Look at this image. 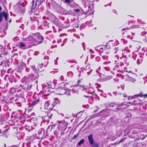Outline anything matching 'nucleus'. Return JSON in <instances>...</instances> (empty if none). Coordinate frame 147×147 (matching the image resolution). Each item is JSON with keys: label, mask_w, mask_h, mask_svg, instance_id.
Returning a JSON list of instances; mask_svg holds the SVG:
<instances>
[{"label": "nucleus", "mask_w": 147, "mask_h": 147, "mask_svg": "<svg viewBox=\"0 0 147 147\" xmlns=\"http://www.w3.org/2000/svg\"><path fill=\"white\" fill-rule=\"evenodd\" d=\"M133 102L134 103V104L136 105H142V104H143V102L141 100H139L138 99L136 100H135L133 101Z\"/></svg>", "instance_id": "nucleus-11"}, {"label": "nucleus", "mask_w": 147, "mask_h": 147, "mask_svg": "<svg viewBox=\"0 0 147 147\" xmlns=\"http://www.w3.org/2000/svg\"><path fill=\"white\" fill-rule=\"evenodd\" d=\"M74 11L76 12H79L80 11V10L78 9H75Z\"/></svg>", "instance_id": "nucleus-37"}, {"label": "nucleus", "mask_w": 147, "mask_h": 147, "mask_svg": "<svg viewBox=\"0 0 147 147\" xmlns=\"http://www.w3.org/2000/svg\"><path fill=\"white\" fill-rule=\"evenodd\" d=\"M32 38L34 40L35 42L37 44H39L42 43L43 40V37L39 35L37 36L34 35L32 36Z\"/></svg>", "instance_id": "nucleus-2"}, {"label": "nucleus", "mask_w": 147, "mask_h": 147, "mask_svg": "<svg viewBox=\"0 0 147 147\" xmlns=\"http://www.w3.org/2000/svg\"><path fill=\"white\" fill-rule=\"evenodd\" d=\"M32 36H30V37H32Z\"/></svg>", "instance_id": "nucleus-58"}, {"label": "nucleus", "mask_w": 147, "mask_h": 147, "mask_svg": "<svg viewBox=\"0 0 147 147\" xmlns=\"http://www.w3.org/2000/svg\"><path fill=\"white\" fill-rule=\"evenodd\" d=\"M7 13L4 11H1L0 12V22L2 21L3 20V17L6 20H7Z\"/></svg>", "instance_id": "nucleus-7"}, {"label": "nucleus", "mask_w": 147, "mask_h": 147, "mask_svg": "<svg viewBox=\"0 0 147 147\" xmlns=\"http://www.w3.org/2000/svg\"><path fill=\"white\" fill-rule=\"evenodd\" d=\"M13 81L15 82H16L17 81V80L16 79V78H13Z\"/></svg>", "instance_id": "nucleus-39"}, {"label": "nucleus", "mask_w": 147, "mask_h": 147, "mask_svg": "<svg viewBox=\"0 0 147 147\" xmlns=\"http://www.w3.org/2000/svg\"><path fill=\"white\" fill-rule=\"evenodd\" d=\"M124 96L125 97H126L127 95H126V96L124 95Z\"/></svg>", "instance_id": "nucleus-55"}, {"label": "nucleus", "mask_w": 147, "mask_h": 147, "mask_svg": "<svg viewBox=\"0 0 147 147\" xmlns=\"http://www.w3.org/2000/svg\"><path fill=\"white\" fill-rule=\"evenodd\" d=\"M136 97H144V98H147V94H143L142 92H140L139 94L135 95Z\"/></svg>", "instance_id": "nucleus-13"}, {"label": "nucleus", "mask_w": 147, "mask_h": 147, "mask_svg": "<svg viewBox=\"0 0 147 147\" xmlns=\"http://www.w3.org/2000/svg\"><path fill=\"white\" fill-rule=\"evenodd\" d=\"M5 122V121L4 120L2 119H0V124H3Z\"/></svg>", "instance_id": "nucleus-32"}, {"label": "nucleus", "mask_w": 147, "mask_h": 147, "mask_svg": "<svg viewBox=\"0 0 147 147\" xmlns=\"http://www.w3.org/2000/svg\"><path fill=\"white\" fill-rule=\"evenodd\" d=\"M136 48L138 49H140V48L141 47L140 46H138V47L136 46Z\"/></svg>", "instance_id": "nucleus-46"}, {"label": "nucleus", "mask_w": 147, "mask_h": 147, "mask_svg": "<svg viewBox=\"0 0 147 147\" xmlns=\"http://www.w3.org/2000/svg\"><path fill=\"white\" fill-rule=\"evenodd\" d=\"M52 7L53 9L56 11L58 10L59 9V8L60 7L59 5L57 3H53L52 4Z\"/></svg>", "instance_id": "nucleus-10"}, {"label": "nucleus", "mask_w": 147, "mask_h": 147, "mask_svg": "<svg viewBox=\"0 0 147 147\" xmlns=\"http://www.w3.org/2000/svg\"><path fill=\"white\" fill-rule=\"evenodd\" d=\"M31 18L33 22L35 21L37 23L38 22V19L37 17L34 16L33 17Z\"/></svg>", "instance_id": "nucleus-17"}, {"label": "nucleus", "mask_w": 147, "mask_h": 147, "mask_svg": "<svg viewBox=\"0 0 147 147\" xmlns=\"http://www.w3.org/2000/svg\"><path fill=\"white\" fill-rule=\"evenodd\" d=\"M110 15L112 16H116L117 13L115 11H112L110 12Z\"/></svg>", "instance_id": "nucleus-20"}, {"label": "nucleus", "mask_w": 147, "mask_h": 147, "mask_svg": "<svg viewBox=\"0 0 147 147\" xmlns=\"http://www.w3.org/2000/svg\"><path fill=\"white\" fill-rule=\"evenodd\" d=\"M47 26L48 28L50 27V28H52L53 29L54 28V26H52L51 24L49 23L47 24Z\"/></svg>", "instance_id": "nucleus-28"}, {"label": "nucleus", "mask_w": 147, "mask_h": 147, "mask_svg": "<svg viewBox=\"0 0 147 147\" xmlns=\"http://www.w3.org/2000/svg\"><path fill=\"white\" fill-rule=\"evenodd\" d=\"M79 134V133H77V134H75L74 136V137H73V138H72L71 139V140H74V139H75L77 137V136H78V135Z\"/></svg>", "instance_id": "nucleus-33"}, {"label": "nucleus", "mask_w": 147, "mask_h": 147, "mask_svg": "<svg viewBox=\"0 0 147 147\" xmlns=\"http://www.w3.org/2000/svg\"><path fill=\"white\" fill-rule=\"evenodd\" d=\"M124 26L125 27L122 29V30L131 29L134 27V26L133 25L132 23L128 22L126 23Z\"/></svg>", "instance_id": "nucleus-5"}, {"label": "nucleus", "mask_w": 147, "mask_h": 147, "mask_svg": "<svg viewBox=\"0 0 147 147\" xmlns=\"http://www.w3.org/2000/svg\"><path fill=\"white\" fill-rule=\"evenodd\" d=\"M15 118H17L19 119H20L21 118V117L20 115H18V114H16L14 115Z\"/></svg>", "instance_id": "nucleus-30"}, {"label": "nucleus", "mask_w": 147, "mask_h": 147, "mask_svg": "<svg viewBox=\"0 0 147 147\" xmlns=\"http://www.w3.org/2000/svg\"><path fill=\"white\" fill-rule=\"evenodd\" d=\"M30 129H28V132H30Z\"/></svg>", "instance_id": "nucleus-53"}, {"label": "nucleus", "mask_w": 147, "mask_h": 147, "mask_svg": "<svg viewBox=\"0 0 147 147\" xmlns=\"http://www.w3.org/2000/svg\"><path fill=\"white\" fill-rule=\"evenodd\" d=\"M18 147L17 145H12L11 146H10V147Z\"/></svg>", "instance_id": "nucleus-40"}, {"label": "nucleus", "mask_w": 147, "mask_h": 147, "mask_svg": "<svg viewBox=\"0 0 147 147\" xmlns=\"http://www.w3.org/2000/svg\"><path fill=\"white\" fill-rule=\"evenodd\" d=\"M72 1L73 2L74 0H65L64 2L65 3L69 4L71 3Z\"/></svg>", "instance_id": "nucleus-23"}, {"label": "nucleus", "mask_w": 147, "mask_h": 147, "mask_svg": "<svg viewBox=\"0 0 147 147\" xmlns=\"http://www.w3.org/2000/svg\"><path fill=\"white\" fill-rule=\"evenodd\" d=\"M2 10V7L0 5V11H1Z\"/></svg>", "instance_id": "nucleus-50"}, {"label": "nucleus", "mask_w": 147, "mask_h": 147, "mask_svg": "<svg viewBox=\"0 0 147 147\" xmlns=\"http://www.w3.org/2000/svg\"><path fill=\"white\" fill-rule=\"evenodd\" d=\"M3 129L4 130L3 132H1L3 134H6V133L9 129V127L7 126H3L0 129Z\"/></svg>", "instance_id": "nucleus-8"}, {"label": "nucleus", "mask_w": 147, "mask_h": 147, "mask_svg": "<svg viewBox=\"0 0 147 147\" xmlns=\"http://www.w3.org/2000/svg\"><path fill=\"white\" fill-rule=\"evenodd\" d=\"M85 142V140L84 139H82L80 140L77 143V145L78 146H80L82 144L84 143Z\"/></svg>", "instance_id": "nucleus-19"}, {"label": "nucleus", "mask_w": 147, "mask_h": 147, "mask_svg": "<svg viewBox=\"0 0 147 147\" xmlns=\"http://www.w3.org/2000/svg\"><path fill=\"white\" fill-rule=\"evenodd\" d=\"M12 117H13L12 115H11V118H12Z\"/></svg>", "instance_id": "nucleus-56"}, {"label": "nucleus", "mask_w": 147, "mask_h": 147, "mask_svg": "<svg viewBox=\"0 0 147 147\" xmlns=\"http://www.w3.org/2000/svg\"><path fill=\"white\" fill-rule=\"evenodd\" d=\"M40 102V98L38 97L36 100H34L32 102V104H29V107H31V108H33L34 107H35L38 105L39 104Z\"/></svg>", "instance_id": "nucleus-6"}, {"label": "nucleus", "mask_w": 147, "mask_h": 147, "mask_svg": "<svg viewBox=\"0 0 147 147\" xmlns=\"http://www.w3.org/2000/svg\"><path fill=\"white\" fill-rule=\"evenodd\" d=\"M129 80L130 81L133 83H134L136 81L135 79L131 77L129 78Z\"/></svg>", "instance_id": "nucleus-27"}, {"label": "nucleus", "mask_w": 147, "mask_h": 147, "mask_svg": "<svg viewBox=\"0 0 147 147\" xmlns=\"http://www.w3.org/2000/svg\"><path fill=\"white\" fill-rule=\"evenodd\" d=\"M80 81L79 80H78V81L77 82L78 86H80V87H81V88H84V86L83 85L79 84V83H80Z\"/></svg>", "instance_id": "nucleus-25"}, {"label": "nucleus", "mask_w": 147, "mask_h": 147, "mask_svg": "<svg viewBox=\"0 0 147 147\" xmlns=\"http://www.w3.org/2000/svg\"><path fill=\"white\" fill-rule=\"evenodd\" d=\"M18 55V54H16V53H14V54L13 56H15V55Z\"/></svg>", "instance_id": "nucleus-51"}, {"label": "nucleus", "mask_w": 147, "mask_h": 147, "mask_svg": "<svg viewBox=\"0 0 147 147\" xmlns=\"http://www.w3.org/2000/svg\"><path fill=\"white\" fill-rule=\"evenodd\" d=\"M107 47V45H104L102 47H100L99 48L100 52L102 53L104 50H105V51H106L107 49L109 48V47H108V48Z\"/></svg>", "instance_id": "nucleus-12"}, {"label": "nucleus", "mask_w": 147, "mask_h": 147, "mask_svg": "<svg viewBox=\"0 0 147 147\" xmlns=\"http://www.w3.org/2000/svg\"><path fill=\"white\" fill-rule=\"evenodd\" d=\"M88 139L90 144L92 146V147H99L98 143L94 144L93 135L92 134H91L88 136Z\"/></svg>", "instance_id": "nucleus-3"}, {"label": "nucleus", "mask_w": 147, "mask_h": 147, "mask_svg": "<svg viewBox=\"0 0 147 147\" xmlns=\"http://www.w3.org/2000/svg\"><path fill=\"white\" fill-rule=\"evenodd\" d=\"M26 46V44L22 42H20L18 45L19 47L20 48H21L23 47L25 48Z\"/></svg>", "instance_id": "nucleus-18"}, {"label": "nucleus", "mask_w": 147, "mask_h": 147, "mask_svg": "<svg viewBox=\"0 0 147 147\" xmlns=\"http://www.w3.org/2000/svg\"><path fill=\"white\" fill-rule=\"evenodd\" d=\"M48 31L49 32H52V31L49 30Z\"/></svg>", "instance_id": "nucleus-54"}, {"label": "nucleus", "mask_w": 147, "mask_h": 147, "mask_svg": "<svg viewBox=\"0 0 147 147\" xmlns=\"http://www.w3.org/2000/svg\"><path fill=\"white\" fill-rule=\"evenodd\" d=\"M11 21V20H10V21Z\"/></svg>", "instance_id": "nucleus-61"}, {"label": "nucleus", "mask_w": 147, "mask_h": 147, "mask_svg": "<svg viewBox=\"0 0 147 147\" xmlns=\"http://www.w3.org/2000/svg\"><path fill=\"white\" fill-rule=\"evenodd\" d=\"M65 123H64L61 124H59V127H61L62 126L64 129H65Z\"/></svg>", "instance_id": "nucleus-24"}, {"label": "nucleus", "mask_w": 147, "mask_h": 147, "mask_svg": "<svg viewBox=\"0 0 147 147\" xmlns=\"http://www.w3.org/2000/svg\"><path fill=\"white\" fill-rule=\"evenodd\" d=\"M66 92L65 90L63 89H61L60 91L59 94L60 95H63L65 94Z\"/></svg>", "instance_id": "nucleus-22"}, {"label": "nucleus", "mask_w": 147, "mask_h": 147, "mask_svg": "<svg viewBox=\"0 0 147 147\" xmlns=\"http://www.w3.org/2000/svg\"><path fill=\"white\" fill-rule=\"evenodd\" d=\"M121 141L120 140L117 143V144H119L121 142Z\"/></svg>", "instance_id": "nucleus-49"}, {"label": "nucleus", "mask_w": 147, "mask_h": 147, "mask_svg": "<svg viewBox=\"0 0 147 147\" xmlns=\"http://www.w3.org/2000/svg\"><path fill=\"white\" fill-rule=\"evenodd\" d=\"M42 131H44V130L42 128L41 129H38L36 130V131H35L36 135L37 134V135L38 136L40 135L41 134Z\"/></svg>", "instance_id": "nucleus-14"}, {"label": "nucleus", "mask_w": 147, "mask_h": 147, "mask_svg": "<svg viewBox=\"0 0 147 147\" xmlns=\"http://www.w3.org/2000/svg\"><path fill=\"white\" fill-rule=\"evenodd\" d=\"M33 5H34V3L33 4V5H32V6H33Z\"/></svg>", "instance_id": "nucleus-60"}, {"label": "nucleus", "mask_w": 147, "mask_h": 147, "mask_svg": "<svg viewBox=\"0 0 147 147\" xmlns=\"http://www.w3.org/2000/svg\"><path fill=\"white\" fill-rule=\"evenodd\" d=\"M28 86V87H29V89H30L32 87V86L31 85H30V86Z\"/></svg>", "instance_id": "nucleus-48"}, {"label": "nucleus", "mask_w": 147, "mask_h": 147, "mask_svg": "<svg viewBox=\"0 0 147 147\" xmlns=\"http://www.w3.org/2000/svg\"><path fill=\"white\" fill-rule=\"evenodd\" d=\"M54 107L53 102L50 100H47L45 104V108L47 109L51 110Z\"/></svg>", "instance_id": "nucleus-4"}, {"label": "nucleus", "mask_w": 147, "mask_h": 147, "mask_svg": "<svg viewBox=\"0 0 147 147\" xmlns=\"http://www.w3.org/2000/svg\"><path fill=\"white\" fill-rule=\"evenodd\" d=\"M53 115V114H51L50 115H47V116H48L49 117V118H51V116H52V115Z\"/></svg>", "instance_id": "nucleus-38"}, {"label": "nucleus", "mask_w": 147, "mask_h": 147, "mask_svg": "<svg viewBox=\"0 0 147 147\" xmlns=\"http://www.w3.org/2000/svg\"><path fill=\"white\" fill-rule=\"evenodd\" d=\"M54 134H55V132H54Z\"/></svg>", "instance_id": "nucleus-57"}, {"label": "nucleus", "mask_w": 147, "mask_h": 147, "mask_svg": "<svg viewBox=\"0 0 147 147\" xmlns=\"http://www.w3.org/2000/svg\"><path fill=\"white\" fill-rule=\"evenodd\" d=\"M127 60V59L125 56L121 57L119 60L118 59L117 55H115L112 58L111 62L114 64V67L116 69L120 67L122 68H124L125 67L124 65L126 64Z\"/></svg>", "instance_id": "nucleus-1"}, {"label": "nucleus", "mask_w": 147, "mask_h": 147, "mask_svg": "<svg viewBox=\"0 0 147 147\" xmlns=\"http://www.w3.org/2000/svg\"><path fill=\"white\" fill-rule=\"evenodd\" d=\"M55 127V126L53 125L49 126L47 128V130H49L50 131H51L52 129H54Z\"/></svg>", "instance_id": "nucleus-21"}, {"label": "nucleus", "mask_w": 147, "mask_h": 147, "mask_svg": "<svg viewBox=\"0 0 147 147\" xmlns=\"http://www.w3.org/2000/svg\"><path fill=\"white\" fill-rule=\"evenodd\" d=\"M46 18H45V16H44L42 17V19H43V20H44V19H46Z\"/></svg>", "instance_id": "nucleus-47"}, {"label": "nucleus", "mask_w": 147, "mask_h": 147, "mask_svg": "<svg viewBox=\"0 0 147 147\" xmlns=\"http://www.w3.org/2000/svg\"><path fill=\"white\" fill-rule=\"evenodd\" d=\"M96 64V60L94 59H91L89 62L90 65H93Z\"/></svg>", "instance_id": "nucleus-16"}, {"label": "nucleus", "mask_w": 147, "mask_h": 147, "mask_svg": "<svg viewBox=\"0 0 147 147\" xmlns=\"http://www.w3.org/2000/svg\"><path fill=\"white\" fill-rule=\"evenodd\" d=\"M84 96V97H86V98H87V97H89V96Z\"/></svg>", "instance_id": "nucleus-52"}, {"label": "nucleus", "mask_w": 147, "mask_h": 147, "mask_svg": "<svg viewBox=\"0 0 147 147\" xmlns=\"http://www.w3.org/2000/svg\"><path fill=\"white\" fill-rule=\"evenodd\" d=\"M39 65L40 67H42L43 66V63H42L39 64Z\"/></svg>", "instance_id": "nucleus-42"}, {"label": "nucleus", "mask_w": 147, "mask_h": 147, "mask_svg": "<svg viewBox=\"0 0 147 147\" xmlns=\"http://www.w3.org/2000/svg\"><path fill=\"white\" fill-rule=\"evenodd\" d=\"M122 105H120V104H117V103L116 102H112L111 103L109 104V106L111 107H115L117 109V107L118 106H121Z\"/></svg>", "instance_id": "nucleus-9"}, {"label": "nucleus", "mask_w": 147, "mask_h": 147, "mask_svg": "<svg viewBox=\"0 0 147 147\" xmlns=\"http://www.w3.org/2000/svg\"><path fill=\"white\" fill-rule=\"evenodd\" d=\"M37 0H36V2L35 5L34 6V7H35L36 6H39L40 5V3H37Z\"/></svg>", "instance_id": "nucleus-35"}, {"label": "nucleus", "mask_w": 147, "mask_h": 147, "mask_svg": "<svg viewBox=\"0 0 147 147\" xmlns=\"http://www.w3.org/2000/svg\"><path fill=\"white\" fill-rule=\"evenodd\" d=\"M34 14L37 15L39 14V12L38 10L37 11L36 10L34 12Z\"/></svg>", "instance_id": "nucleus-34"}, {"label": "nucleus", "mask_w": 147, "mask_h": 147, "mask_svg": "<svg viewBox=\"0 0 147 147\" xmlns=\"http://www.w3.org/2000/svg\"><path fill=\"white\" fill-rule=\"evenodd\" d=\"M124 138L121 139L120 141H121V142H123L124 141Z\"/></svg>", "instance_id": "nucleus-43"}, {"label": "nucleus", "mask_w": 147, "mask_h": 147, "mask_svg": "<svg viewBox=\"0 0 147 147\" xmlns=\"http://www.w3.org/2000/svg\"><path fill=\"white\" fill-rule=\"evenodd\" d=\"M118 51V48L117 47H115L114 48L113 51V53L114 54L116 53Z\"/></svg>", "instance_id": "nucleus-26"}, {"label": "nucleus", "mask_w": 147, "mask_h": 147, "mask_svg": "<svg viewBox=\"0 0 147 147\" xmlns=\"http://www.w3.org/2000/svg\"><path fill=\"white\" fill-rule=\"evenodd\" d=\"M13 79H12V80H9V82L11 83H12L13 82Z\"/></svg>", "instance_id": "nucleus-45"}, {"label": "nucleus", "mask_w": 147, "mask_h": 147, "mask_svg": "<svg viewBox=\"0 0 147 147\" xmlns=\"http://www.w3.org/2000/svg\"><path fill=\"white\" fill-rule=\"evenodd\" d=\"M96 58L97 59H98V61H99V60H100V58L99 57H96Z\"/></svg>", "instance_id": "nucleus-44"}, {"label": "nucleus", "mask_w": 147, "mask_h": 147, "mask_svg": "<svg viewBox=\"0 0 147 147\" xmlns=\"http://www.w3.org/2000/svg\"><path fill=\"white\" fill-rule=\"evenodd\" d=\"M143 58L142 56H140L138 59L137 61V64L139 65L140 63H141L143 61Z\"/></svg>", "instance_id": "nucleus-15"}, {"label": "nucleus", "mask_w": 147, "mask_h": 147, "mask_svg": "<svg viewBox=\"0 0 147 147\" xmlns=\"http://www.w3.org/2000/svg\"><path fill=\"white\" fill-rule=\"evenodd\" d=\"M128 129H126L125 131H124V135L125 136L127 135L129 133V132L128 131Z\"/></svg>", "instance_id": "nucleus-29"}, {"label": "nucleus", "mask_w": 147, "mask_h": 147, "mask_svg": "<svg viewBox=\"0 0 147 147\" xmlns=\"http://www.w3.org/2000/svg\"><path fill=\"white\" fill-rule=\"evenodd\" d=\"M4 130L2 129H0V136L2 135L3 134L1 132H3Z\"/></svg>", "instance_id": "nucleus-36"}, {"label": "nucleus", "mask_w": 147, "mask_h": 147, "mask_svg": "<svg viewBox=\"0 0 147 147\" xmlns=\"http://www.w3.org/2000/svg\"><path fill=\"white\" fill-rule=\"evenodd\" d=\"M26 89H28V87L27 88H26Z\"/></svg>", "instance_id": "nucleus-59"}, {"label": "nucleus", "mask_w": 147, "mask_h": 147, "mask_svg": "<svg viewBox=\"0 0 147 147\" xmlns=\"http://www.w3.org/2000/svg\"><path fill=\"white\" fill-rule=\"evenodd\" d=\"M135 96H135V95L133 96H128V100H132V99L134 98L135 97Z\"/></svg>", "instance_id": "nucleus-31"}, {"label": "nucleus", "mask_w": 147, "mask_h": 147, "mask_svg": "<svg viewBox=\"0 0 147 147\" xmlns=\"http://www.w3.org/2000/svg\"><path fill=\"white\" fill-rule=\"evenodd\" d=\"M127 33V31H125V32H123V34L125 36H126V34Z\"/></svg>", "instance_id": "nucleus-41"}]
</instances>
